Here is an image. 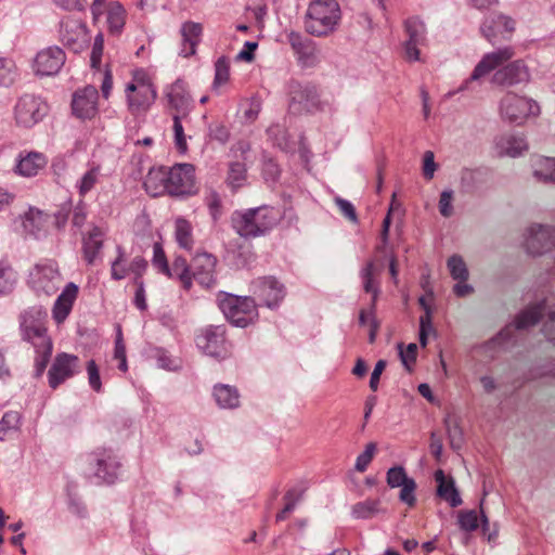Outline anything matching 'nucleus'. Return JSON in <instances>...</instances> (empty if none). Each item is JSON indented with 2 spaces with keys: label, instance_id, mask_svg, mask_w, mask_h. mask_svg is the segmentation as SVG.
<instances>
[{
  "label": "nucleus",
  "instance_id": "49530a36",
  "mask_svg": "<svg viewBox=\"0 0 555 555\" xmlns=\"http://www.w3.org/2000/svg\"><path fill=\"white\" fill-rule=\"evenodd\" d=\"M302 498V491L292 489L287 491V493L284 495L285 506L284 508L276 515V521H282L287 518L288 514H291L298 502Z\"/></svg>",
  "mask_w": 555,
  "mask_h": 555
},
{
  "label": "nucleus",
  "instance_id": "58836bf2",
  "mask_svg": "<svg viewBox=\"0 0 555 555\" xmlns=\"http://www.w3.org/2000/svg\"><path fill=\"white\" fill-rule=\"evenodd\" d=\"M22 425V414L17 411L5 412L0 420V441H4L13 431H18Z\"/></svg>",
  "mask_w": 555,
  "mask_h": 555
},
{
  "label": "nucleus",
  "instance_id": "6ab92c4d",
  "mask_svg": "<svg viewBox=\"0 0 555 555\" xmlns=\"http://www.w3.org/2000/svg\"><path fill=\"white\" fill-rule=\"evenodd\" d=\"M64 51L56 47H48L40 50L33 62V69L37 76L56 75L65 64Z\"/></svg>",
  "mask_w": 555,
  "mask_h": 555
},
{
  "label": "nucleus",
  "instance_id": "2f4dec72",
  "mask_svg": "<svg viewBox=\"0 0 555 555\" xmlns=\"http://www.w3.org/2000/svg\"><path fill=\"white\" fill-rule=\"evenodd\" d=\"M214 398L221 409H235L240 405V393L233 386L219 384L214 387Z\"/></svg>",
  "mask_w": 555,
  "mask_h": 555
},
{
  "label": "nucleus",
  "instance_id": "680f3d73",
  "mask_svg": "<svg viewBox=\"0 0 555 555\" xmlns=\"http://www.w3.org/2000/svg\"><path fill=\"white\" fill-rule=\"evenodd\" d=\"M103 49H104V37L100 33L94 38L91 56H90L91 66L93 68H98L100 66L102 55H103Z\"/></svg>",
  "mask_w": 555,
  "mask_h": 555
},
{
  "label": "nucleus",
  "instance_id": "603ef678",
  "mask_svg": "<svg viewBox=\"0 0 555 555\" xmlns=\"http://www.w3.org/2000/svg\"><path fill=\"white\" fill-rule=\"evenodd\" d=\"M399 349V357L401 359V362L403 366L411 372L412 366L416 361V354H417V345L414 343H411L406 346V348H403L402 344L398 345Z\"/></svg>",
  "mask_w": 555,
  "mask_h": 555
},
{
  "label": "nucleus",
  "instance_id": "ea45409f",
  "mask_svg": "<svg viewBox=\"0 0 555 555\" xmlns=\"http://www.w3.org/2000/svg\"><path fill=\"white\" fill-rule=\"evenodd\" d=\"M17 281V274L7 259L0 260V295L10 293Z\"/></svg>",
  "mask_w": 555,
  "mask_h": 555
},
{
  "label": "nucleus",
  "instance_id": "c03bdc74",
  "mask_svg": "<svg viewBox=\"0 0 555 555\" xmlns=\"http://www.w3.org/2000/svg\"><path fill=\"white\" fill-rule=\"evenodd\" d=\"M16 65L13 60L0 56V87H10L16 79Z\"/></svg>",
  "mask_w": 555,
  "mask_h": 555
},
{
  "label": "nucleus",
  "instance_id": "cd10ccee",
  "mask_svg": "<svg viewBox=\"0 0 555 555\" xmlns=\"http://www.w3.org/2000/svg\"><path fill=\"white\" fill-rule=\"evenodd\" d=\"M216 267V259L212 255L207 253H197L193 259L192 268L194 270V278L203 285L209 287L214 284V271Z\"/></svg>",
  "mask_w": 555,
  "mask_h": 555
},
{
  "label": "nucleus",
  "instance_id": "338daca9",
  "mask_svg": "<svg viewBox=\"0 0 555 555\" xmlns=\"http://www.w3.org/2000/svg\"><path fill=\"white\" fill-rule=\"evenodd\" d=\"M437 165L435 163V155L431 151H426L423 158V175L425 179H433Z\"/></svg>",
  "mask_w": 555,
  "mask_h": 555
},
{
  "label": "nucleus",
  "instance_id": "052dcab7",
  "mask_svg": "<svg viewBox=\"0 0 555 555\" xmlns=\"http://www.w3.org/2000/svg\"><path fill=\"white\" fill-rule=\"evenodd\" d=\"M453 191L452 190H444L440 194L439 203H438V209L441 216L448 218L452 216L453 214Z\"/></svg>",
  "mask_w": 555,
  "mask_h": 555
},
{
  "label": "nucleus",
  "instance_id": "1a4fd4ad",
  "mask_svg": "<svg viewBox=\"0 0 555 555\" xmlns=\"http://www.w3.org/2000/svg\"><path fill=\"white\" fill-rule=\"evenodd\" d=\"M44 312L39 308L24 311L20 318V330L23 340L31 344L35 349L52 346V340L42 322Z\"/></svg>",
  "mask_w": 555,
  "mask_h": 555
},
{
  "label": "nucleus",
  "instance_id": "412c9836",
  "mask_svg": "<svg viewBox=\"0 0 555 555\" xmlns=\"http://www.w3.org/2000/svg\"><path fill=\"white\" fill-rule=\"evenodd\" d=\"M165 99L167 106L179 114L186 117L193 109V100L188 91L186 83L178 79L173 83L165 88Z\"/></svg>",
  "mask_w": 555,
  "mask_h": 555
},
{
  "label": "nucleus",
  "instance_id": "e433bc0d",
  "mask_svg": "<svg viewBox=\"0 0 555 555\" xmlns=\"http://www.w3.org/2000/svg\"><path fill=\"white\" fill-rule=\"evenodd\" d=\"M101 167L92 166L76 182L75 186L81 197H85L100 182Z\"/></svg>",
  "mask_w": 555,
  "mask_h": 555
},
{
  "label": "nucleus",
  "instance_id": "a19ab883",
  "mask_svg": "<svg viewBox=\"0 0 555 555\" xmlns=\"http://www.w3.org/2000/svg\"><path fill=\"white\" fill-rule=\"evenodd\" d=\"M267 134L272 143L282 151L288 152L292 150L293 146L289 141L287 131L282 125H271L267 130Z\"/></svg>",
  "mask_w": 555,
  "mask_h": 555
},
{
  "label": "nucleus",
  "instance_id": "a878e982",
  "mask_svg": "<svg viewBox=\"0 0 555 555\" xmlns=\"http://www.w3.org/2000/svg\"><path fill=\"white\" fill-rule=\"evenodd\" d=\"M146 193L151 196L169 195V182L167 167L151 168L143 182Z\"/></svg>",
  "mask_w": 555,
  "mask_h": 555
},
{
  "label": "nucleus",
  "instance_id": "13d9d810",
  "mask_svg": "<svg viewBox=\"0 0 555 555\" xmlns=\"http://www.w3.org/2000/svg\"><path fill=\"white\" fill-rule=\"evenodd\" d=\"M376 452V444L374 442H370L365 446V450L358 455L354 464L356 470L362 473L364 472L371 461L374 457V454Z\"/></svg>",
  "mask_w": 555,
  "mask_h": 555
},
{
  "label": "nucleus",
  "instance_id": "0eeeda50",
  "mask_svg": "<svg viewBox=\"0 0 555 555\" xmlns=\"http://www.w3.org/2000/svg\"><path fill=\"white\" fill-rule=\"evenodd\" d=\"M218 305L224 317L235 326L245 327L257 317V306L251 297L225 294L219 297Z\"/></svg>",
  "mask_w": 555,
  "mask_h": 555
},
{
  "label": "nucleus",
  "instance_id": "c756f323",
  "mask_svg": "<svg viewBox=\"0 0 555 555\" xmlns=\"http://www.w3.org/2000/svg\"><path fill=\"white\" fill-rule=\"evenodd\" d=\"M47 165V157L39 152H29L25 156H21L16 172L23 177L36 176Z\"/></svg>",
  "mask_w": 555,
  "mask_h": 555
},
{
  "label": "nucleus",
  "instance_id": "dca6fc26",
  "mask_svg": "<svg viewBox=\"0 0 555 555\" xmlns=\"http://www.w3.org/2000/svg\"><path fill=\"white\" fill-rule=\"evenodd\" d=\"M60 39L75 53L82 51L89 42L87 26L76 18H64L60 24Z\"/></svg>",
  "mask_w": 555,
  "mask_h": 555
},
{
  "label": "nucleus",
  "instance_id": "5701e85b",
  "mask_svg": "<svg viewBox=\"0 0 555 555\" xmlns=\"http://www.w3.org/2000/svg\"><path fill=\"white\" fill-rule=\"evenodd\" d=\"M528 147L526 137L521 133L507 132L494 139V151L501 157H519Z\"/></svg>",
  "mask_w": 555,
  "mask_h": 555
},
{
  "label": "nucleus",
  "instance_id": "7c9ffc66",
  "mask_svg": "<svg viewBox=\"0 0 555 555\" xmlns=\"http://www.w3.org/2000/svg\"><path fill=\"white\" fill-rule=\"evenodd\" d=\"M384 512L378 499H366L351 506V517L358 520L372 519Z\"/></svg>",
  "mask_w": 555,
  "mask_h": 555
},
{
  "label": "nucleus",
  "instance_id": "e2e57ef3",
  "mask_svg": "<svg viewBox=\"0 0 555 555\" xmlns=\"http://www.w3.org/2000/svg\"><path fill=\"white\" fill-rule=\"evenodd\" d=\"M87 373L89 385L94 391L100 392L102 389V383L100 378L99 367L94 360H90L87 363Z\"/></svg>",
  "mask_w": 555,
  "mask_h": 555
},
{
  "label": "nucleus",
  "instance_id": "bf43d9fd",
  "mask_svg": "<svg viewBox=\"0 0 555 555\" xmlns=\"http://www.w3.org/2000/svg\"><path fill=\"white\" fill-rule=\"evenodd\" d=\"M399 488H401L400 494H399L400 500L403 503L408 504L409 506H413L416 502V498H415L416 482L414 481V479L411 478L410 480H408L405 483H403Z\"/></svg>",
  "mask_w": 555,
  "mask_h": 555
},
{
  "label": "nucleus",
  "instance_id": "bb28decb",
  "mask_svg": "<svg viewBox=\"0 0 555 555\" xmlns=\"http://www.w3.org/2000/svg\"><path fill=\"white\" fill-rule=\"evenodd\" d=\"M435 480L437 495L448 502L451 507H457L463 503L452 476H446L442 469H438L435 473Z\"/></svg>",
  "mask_w": 555,
  "mask_h": 555
},
{
  "label": "nucleus",
  "instance_id": "69168bd1",
  "mask_svg": "<svg viewBox=\"0 0 555 555\" xmlns=\"http://www.w3.org/2000/svg\"><path fill=\"white\" fill-rule=\"evenodd\" d=\"M335 203L341 212L349 221L356 223L358 221L357 212L354 206L347 199L341 197H336Z\"/></svg>",
  "mask_w": 555,
  "mask_h": 555
},
{
  "label": "nucleus",
  "instance_id": "ddd939ff",
  "mask_svg": "<svg viewBox=\"0 0 555 555\" xmlns=\"http://www.w3.org/2000/svg\"><path fill=\"white\" fill-rule=\"evenodd\" d=\"M88 462L99 482H115L120 463L112 450L98 449L88 456Z\"/></svg>",
  "mask_w": 555,
  "mask_h": 555
},
{
  "label": "nucleus",
  "instance_id": "72a5a7b5",
  "mask_svg": "<svg viewBox=\"0 0 555 555\" xmlns=\"http://www.w3.org/2000/svg\"><path fill=\"white\" fill-rule=\"evenodd\" d=\"M526 241L546 243L555 241V228L550 224L531 223L524 230Z\"/></svg>",
  "mask_w": 555,
  "mask_h": 555
},
{
  "label": "nucleus",
  "instance_id": "6e6d98bb",
  "mask_svg": "<svg viewBox=\"0 0 555 555\" xmlns=\"http://www.w3.org/2000/svg\"><path fill=\"white\" fill-rule=\"evenodd\" d=\"M246 178V168L243 163L235 162L230 165L228 181L232 188H238L242 185Z\"/></svg>",
  "mask_w": 555,
  "mask_h": 555
},
{
  "label": "nucleus",
  "instance_id": "79ce46f5",
  "mask_svg": "<svg viewBox=\"0 0 555 555\" xmlns=\"http://www.w3.org/2000/svg\"><path fill=\"white\" fill-rule=\"evenodd\" d=\"M444 424L450 447L453 450H460L464 443V435L459 422L455 418L447 417Z\"/></svg>",
  "mask_w": 555,
  "mask_h": 555
},
{
  "label": "nucleus",
  "instance_id": "f03ea898",
  "mask_svg": "<svg viewBox=\"0 0 555 555\" xmlns=\"http://www.w3.org/2000/svg\"><path fill=\"white\" fill-rule=\"evenodd\" d=\"M341 20V12L336 0H314L308 7L305 28L314 37H327L333 34Z\"/></svg>",
  "mask_w": 555,
  "mask_h": 555
},
{
  "label": "nucleus",
  "instance_id": "8fccbe9b",
  "mask_svg": "<svg viewBox=\"0 0 555 555\" xmlns=\"http://www.w3.org/2000/svg\"><path fill=\"white\" fill-rule=\"evenodd\" d=\"M457 522L461 530L466 532L475 531L478 526V516L476 511H462L459 513Z\"/></svg>",
  "mask_w": 555,
  "mask_h": 555
},
{
  "label": "nucleus",
  "instance_id": "c85d7f7f",
  "mask_svg": "<svg viewBox=\"0 0 555 555\" xmlns=\"http://www.w3.org/2000/svg\"><path fill=\"white\" fill-rule=\"evenodd\" d=\"M182 50L181 54L185 57L195 53L196 46L199 42L203 27L199 23L185 22L181 26Z\"/></svg>",
  "mask_w": 555,
  "mask_h": 555
},
{
  "label": "nucleus",
  "instance_id": "4c0bfd02",
  "mask_svg": "<svg viewBox=\"0 0 555 555\" xmlns=\"http://www.w3.org/2000/svg\"><path fill=\"white\" fill-rule=\"evenodd\" d=\"M125 9L121 4L111 3L107 11V25L111 34L118 35L125 25Z\"/></svg>",
  "mask_w": 555,
  "mask_h": 555
},
{
  "label": "nucleus",
  "instance_id": "393cba45",
  "mask_svg": "<svg viewBox=\"0 0 555 555\" xmlns=\"http://www.w3.org/2000/svg\"><path fill=\"white\" fill-rule=\"evenodd\" d=\"M79 293L78 285L69 282L62 289L52 307V319L56 324H62L70 314Z\"/></svg>",
  "mask_w": 555,
  "mask_h": 555
},
{
  "label": "nucleus",
  "instance_id": "c9c22d12",
  "mask_svg": "<svg viewBox=\"0 0 555 555\" xmlns=\"http://www.w3.org/2000/svg\"><path fill=\"white\" fill-rule=\"evenodd\" d=\"M533 175L540 180L555 182V158L537 156L532 159Z\"/></svg>",
  "mask_w": 555,
  "mask_h": 555
},
{
  "label": "nucleus",
  "instance_id": "423d86ee",
  "mask_svg": "<svg viewBox=\"0 0 555 555\" xmlns=\"http://www.w3.org/2000/svg\"><path fill=\"white\" fill-rule=\"evenodd\" d=\"M125 92L129 111L132 114L146 112L157 98V91L143 69L133 72L132 79L127 83Z\"/></svg>",
  "mask_w": 555,
  "mask_h": 555
},
{
  "label": "nucleus",
  "instance_id": "09e8293b",
  "mask_svg": "<svg viewBox=\"0 0 555 555\" xmlns=\"http://www.w3.org/2000/svg\"><path fill=\"white\" fill-rule=\"evenodd\" d=\"M448 268L451 276L456 281H466L468 270L466 263L460 256H452L448 260Z\"/></svg>",
  "mask_w": 555,
  "mask_h": 555
},
{
  "label": "nucleus",
  "instance_id": "864d4df0",
  "mask_svg": "<svg viewBox=\"0 0 555 555\" xmlns=\"http://www.w3.org/2000/svg\"><path fill=\"white\" fill-rule=\"evenodd\" d=\"M152 263H153V267L158 270V272L165 274L168 278H173V273H171V269L168 264V261H167L166 255L162 248V245H155Z\"/></svg>",
  "mask_w": 555,
  "mask_h": 555
},
{
  "label": "nucleus",
  "instance_id": "f704fd0d",
  "mask_svg": "<svg viewBox=\"0 0 555 555\" xmlns=\"http://www.w3.org/2000/svg\"><path fill=\"white\" fill-rule=\"evenodd\" d=\"M253 256L250 245H230L225 260L236 268H245L250 264Z\"/></svg>",
  "mask_w": 555,
  "mask_h": 555
},
{
  "label": "nucleus",
  "instance_id": "6e6552de",
  "mask_svg": "<svg viewBox=\"0 0 555 555\" xmlns=\"http://www.w3.org/2000/svg\"><path fill=\"white\" fill-rule=\"evenodd\" d=\"M63 281L57 263L43 260L30 270L28 283L38 295L52 296L60 289Z\"/></svg>",
  "mask_w": 555,
  "mask_h": 555
},
{
  "label": "nucleus",
  "instance_id": "9d476101",
  "mask_svg": "<svg viewBox=\"0 0 555 555\" xmlns=\"http://www.w3.org/2000/svg\"><path fill=\"white\" fill-rule=\"evenodd\" d=\"M286 38L299 67L314 68L321 63V49L314 40L294 30L287 33Z\"/></svg>",
  "mask_w": 555,
  "mask_h": 555
},
{
  "label": "nucleus",
  "instance_id": "4be33fe9",
  "mask_svg": "<svg viewBox=\"0 0 555 555\" xmlns=\"http://www.w3.org/2000/svg\"><path fill=\"white\" fill-rule=\"evenodd\" d=\"M254 293L270 309L278 307L286 295L285 286L273 276L255 281Z\"/></svg>",
  "mask_w": 555,
  "mask_h": 555
},
{
  "label": "nucleus",
  "instance_id": "9b49d317",
  "mask_svg": "<svg viewBox=\"0 0 555 555\" xmlns=\"http://www.w3.org/2000/svg\"><path fill=\"white\" fill-rule=\"evenodd\" d=\"M167 170L170 196L188 197L197 193L195 167L192 164H176Z\"/></svg>",
  "mask_w": 555,
  "mask_h": 555
},
{
  "label": "nucleus",
  "instance_id": "7ed1b4c3",
  "mask_svg": "<svg viewBox=\"0 0 555 555\" xmlns=\"http://www.w3.org/2000/svg\"><path fill=\"white\" fill-rule=\"evenodd\" d=\"M278 223V214L272 207L260 206L232 216L234 230L245 238L258 237L271 231Z\"/></svg>",
  "mask_w": 555,
  "mask_h": 555
},
{
  "label": "nucleus",
  "instance_id": "39448f33",
  "mask_svg": "<svg viewBox=\"0 0 555 555\" xmlns=\"http://www.w3.org/2000/svg\"><path fill=\"white\" fill-rule=\"evenodd\" d=\"M540 114L539 104L527 96L507 91L499 102V115L502 120L520 126L530 117Z\"/></svg>",
  "mask_w": 555,
  "mask_h": 555
},
{
  "label": "nucleus",
  "instance_id": "aec40b11",
  "mask_svg": "<svg viewBox=\"0 0 555 555\" xmlns=\"http://www.w3.org/2000/svg\"><path fill=\"white\" fill-rule=\"evenodd\" d=\"M99 92L95 87L87 86L73 94V114L82 120L92 119L98 114Z\"/></svg>",
  "mask_w": 555,
  "mask_h": 555
},
{
  "label": "nucleus",
  "instance_id": "0e129e2a",
  "mask_svg": "<svg viewBox=\"0 0 555 555\" xmlns=\"http://www.w3.org/2000/svg\"><path fill=\"white\" fill-rule=\"evenodd\" d=\"M126 261L125 255L121 251L120 248H118V256L117 258L112 262V278L114 280H122L126 278V275L129 273L128 268L124 266V262Z\"/></svg>",
  "mask_w": 555,
  "mask_h": 555
},
{
  "label": "nucleus",
  "instance_id": "b1692460",
  "mask_svg": "<svg viewBox=\"0 0 555 555\" xmlns=\"http://www.w3.org/2000/svg\"><path fill=\"white\" fill-rule=\"evenodd\" d=\"M50 223L51 216L36 207H29L27 211L21 216L23 232L34 240H39L41 233L47 232Z\"/></svg>",
  "mask_w": 555,
  "mask_h": 555
},
{
  "label": "nucleus",
  "instance_id": "4d7b16f0",
  "mask_svg": "<svg viewBox=\"0 0 555 555\" xmlns=\"http://www.w3.org/2000/svg\"><path fill=\"white\" fill-rule=\"evenodd\" d=\"M410 479L402 466L391 467L387 472V485L390 488H399Z\"/></svg>",
  "mask_w": 555,
  "mask_h": 555
},
{
  "label": "nucleus",
  "instance_id": "a211bd4d",
  "mask_svg": "<svg viewBox=\"0 0 555 555\" xmlns=\"http://www.w3.org/2000/svg\"><path fill=\"white\" fill-rule=\"evenodd\" d=\"M79 358L66 352L57 353L48 372L49 386L52 389L57 388L68 378L78 373Z\"/></svg>",
  "mask_w": 555,
  "mask_h": 555
},
{
  "label": "nucleus",
  "instance_id": "4468645a",
  "mask_svg": "<svg viewBox=\"0 0 555 555\" xmlns=\"http://www.w3.org/2000/svg\"><path fill=\"white\" fill-rule=\"evenodd\" d=\"M406 38L403 42L404 59L408 62L421 61L420 47L426 44L427 28L425 23L417 16H412L404 22Z\"/></svg>",
  "mask_w": 555,
  "mask_h": 555
},
{
  "label": "nucleus",
  "instance_id": "a18cd8bd",
  "mask_svg": "<svg viewBox=\"0 0 555 555\" xmlns=\"http://www.w3.org/2000/svg\"><path fill=\"white\" fill-rule=\"evenodd\" d=\"M373 271H374V263L369 262L361 271V278L363 280V288L366 293H372V304L371 307H375V302L377 299V296L379 294V288L374 284L373 281Z\"/></svg>",
  "mask_w": 555,
  "mask_h": 555
},
{
  "label": "nucleus",
  "instance_id": "473e14b6",
  "mask_svg": "<svg viewBox=\"0 0 555 555\" xmlns=\"http://www.w3.org/2000/svg\"><path fill=\"white\" fill-rule=\"evenodd\" d=\"M546 311V305L544 301L531 305L522 310L515 320V327L518 330H525L534 325Z\"/></svg>",
  "mask_w": 555,
  "mask_h": 555
},
{
  "label": "nucleus",
  "instance_id": "f257e3e1",
  "mask_svg": "<svg viewBox=\"0 0 555 555\" xmlns=\"http://www.w3.org/2000/svg\"><path fill=\"white\" fill-rule=\"evenodd\" d=\"M515 56V50L511 46L499 48L486 53L475 66L470 76L463 81L459 91L470 89V85L494 72L491 82L498 87H515L527 85L531 79V73L521 59L511 61Z\"/></svg>",
  "mask_w": 555,
  "mask_h": 555
},
{
  "label": "nucleus",
  "instance_id": "5fc2aeb1",
  "mask_svg": "<svg viewBox=\"0 0 555 555\" xmlns=\"http://www.w3.org/2000/svg\"><path fill=\"white\" fill-rule=\"evenodd\" d=\"M175 237L177 243H188L192 238V225L184 218L176 219Z\"/></svg>",
  "mask_w": 555,
  "mask_h": 555
},
{
  "label": "nucleus",
  "instance_id": "20e7f679",
  "mask_svg": "<svg viewBox=\"0 0 555 555\" xmlns=\"http://www.w3.org/2000/svg\"><path fill=\"white\" fill-rule=\"evenodd\" d=\"M48 102L39 94L24 92L15 100L12 107V119L20 129H31L49 114Z\"/></svg>",
  "mask_w": 555,
  "mask_h": 555
},
{
  "label": "nucleus",
  "instance_id": "2eb2a0df",
  "mask_svg": "<svg viewBox=\"0 0 555 555\" xmlns=\"http://www.w3.org/2000/svg\"><path fill=\"white\" fill-rule=\"evenodd\" d=\"M197 347L207 356L224 359L229 356V345L222 326H208L196 337Z\"/></svg>",
  "mask_w": 555,
  "mask_h": 555
},
{
  "label": "nucleus",
  "instance_id": "de8ad7c7",
  "mask_svg": "<svg viewBox=\"0 0 555 555\" xmlns=\"http://www.w3.org/2000/svg\"><path fill=\"white\" fill-rule=\"evenodd\" d=\"M184 118L183 116H180L179 114L172 115V130H173V138H175V144L177 150L180 153H185L188 151V143L186 138L184 134V129L181 122V119Z\"/></svg>",
  "mask_w": 555,
  "mask_h": 555
},
{
  "label": "nucleus",
  "instance_id": "3c124183",
  "mask_svg": "<svg viewBox=\"0 0 555 555\" xmlns=\"http://www.w3.org/2000/svg\"><path fill=\"white\" fill-rule=\"evenodd\" d=\"M52 348H53V345L48 346L47 348L42 347V348L35 349V351H36L35 374L37 377H40L43 374V372L50 361Z\"/></svg>",
  "mask_w": 555,
  "mask_h": 555
},
{
  "label": "nucleus",
  "instance_id": "f3484780",
  "mask_svg": "<svg viewBox=\"0 0 555 555\" xmlns=\"http://www.w3.org/2000/svg\"><path fill=\"white\" fill-rule=\"evenodd\" d=\"M480 30L483 37L494 46L512 38L515 21L503 14H494L483 21Z\"/></svg>",
  "mask_w": 555,
  "mask_h": 555
},
{
  "label": "nucleus",
  "instance_id": "37998d69",
  "mask_svg": "<svg viewBox=\"0 0 555 555\" xmlns=\"http://www.w3.org/2000/svg\"><path fill=\"white\" fill-rule=\"evenodd\" d=\"M230 79V65L224 56L219 57L215 63V78L212 89L218 91Z\"/></svg>",
  "mask_w": 555,
  "mask_h": 555
},
{
  "label": "nucleus",
  "instance_id": "f8f14e48",
  "mask_svg": "<svg viewBox=\"0 0 555 555\" xmlns=\"http://www.w3.org/2000/svg\"><path fill=\"white\" fill-rule=\"evenodd\" d=\"M289 109L295 114L311 113L320 108L318 88L312 83L292 80L288 83Z\"/></svg>",
  "mask_w": 555,
  "mask_h": 555
},
{
  "label": "nucleus",
  "instance_id": "774afa93",
  "mask_svg": "<svg viewBox=\"0 0 555 555\" xmlns=\"http://www.w3.org/2000/svg\"><path fill=\"white\" fill-rule=\"evenodd\" d=\"M543 332L545 337L555 346V309L548 310L547 320L543 325Z\"/></svg>",
  "mask_w": 555,
  "mask_h": 555
}]
</instances>
